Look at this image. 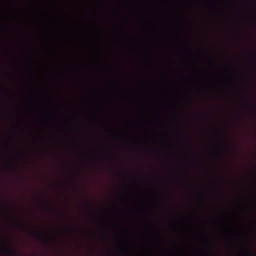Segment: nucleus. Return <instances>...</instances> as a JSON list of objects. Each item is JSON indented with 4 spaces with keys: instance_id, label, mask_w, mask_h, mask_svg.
Segmentation results:
<instances>
[{
    "instance_id": "f257e3e1",
    "label": "nucleus",
    "mask_w": 256,
    "mask_h": 256,
    "mask_svg": "<svg viewBox=\"0 0 256 256\" xmlns=\"http://www.w3.org/2000/svg\"><path fill=\"white\" fill-rule=\"evenodd\" d=\"M7 219L12 222V227L16 228H19L22 230H24L26 226L28 224L22 220L21 219L16 218L15 220H12L11 216H10L7 214Z\"/></svg>"
},
{
    "instance_id": "f03ea898",
    "label": "nucleus",
    "mask_w": 256,
    "mask_h": 256,
    "mask_svg": "<svg viewBox=\"0 0 256 256\" xmlns=\"http://www.w3.org/2000/svg\"><path fill=\"white\" fill-rule=\"evenodd\" d=\"M11 241H0V242H10ZM40 242H59L60 241H40ZM92 242V241H90ZM98 242H111L112 241H98ZM113 242H144V241H112Z\"/></svg>"
},
{
    "instance_id": "7ed1b4c3",
    "label": "nucleus",
    "mask_w": 256,
    "mask_h": 256,
    "mask_svg": "<svg viewBox=\"0 0 256 256\" xmlns=\"http://www.w3.org/2000/svg\"><path fill=\"white\" fill-rule=\"evenodd\" d=\"M100 227H102V228H104L106 227H112V228H116V223H114V222H110V223L107 224V223H105L104 222H102L100 224Z\"/></svg>"
},
{
    "instance_id": "20e7f679",
    "label": "nucleus",
    "mask_w": 256,
    "mask_h": 256,
    "mask_svg": "<svg viewBox=\"0 0 256 256\" xmlns=\"http://www.w3.org/2000/svg\"><path fill=\"white\" fill-rule=\"evenodd\" d=\"M168 226L170 228L174 229L179 226V224H174V223H170L168 224Z\"/></svg>"
},
{
    "instance_id": "39448f33",
    "label": "nucleus",
    "mask_w": 256,
    "mask_h": 256,
    "mask_svg": "<svg viewBox=\"0 0 256 256\" xmlns=\"http://www.w3.org/2000/svg\"><path fill=\"white\" fill-rule=\"evenodd\" d=\"M145 226L146 228H151L154 226V224L151 221H149L148 223L145 224Z\"/></svg>"
},
{
    "instance_id": "423d86ee",
    "label": "nucleus",
    "mask_w": 256,
    "mask_h": 256,
    "mask_svg": "<svg viewBox=\"0 0 256 256\" xmlns=\"http://www.w3.org/2000/svg\"><path fill=\"white\" fill-rule=\"evenodd\" d=\"M89 214L90 215V220H92V222H95L96 221L95 216L91 212H90Z\"/></svg>"
},
{
    "instance_id": "0eeeda50",
    "label": "nucleus",
    "mask_w": 256,
    "mask_h": 256,
    "mask_svg": "<svg viewBox=\"0 0 256 256\" xmlns=\"http://www.w3.org/2000/svg\"><path fill=\"white\" fill-rule=\"evenodd\" d=\"M54 228L55 230H59V229H60V226H54Z\"/></svg>"
},
{
    "instance_id": "6e6552de",
    "label": "nucleus",
    "mask_w": 256,
    "mask_h": 256,
    "mask_svg": "<svg viewBox=\"0 0 256 256\" xmlns=\"http://www.w3.org/2000/svg\"><path fill=\"white\" fill-rule=\"evenodd\" d=\"M253 225H254V226H256V220L254 222Z\"/></svg>"
},
{
    "instance_id": "1a4fd4ad",
    "label": "nucleus",
    "mask_w": 256,
    "mask_h": 256,
    "mask_svg": "<svg viewBox=\"0 0 256 256\" xmlns=\"http://www.w3.org/2000/svg\"><path fill=\"white\" fill-rule=\"evenodd\" d=\"M5 252L6 253H8L9 252L8 250H6Z\"/></svg>"
},
{
    "instance_id": "9d476101",
    "label": "nucleus",
    "mask_w": 256,
    "mask_h": 256,
    "mask_svg": "<svg viewBox=\"0 0 256 256\" xmlns=\"http://www.w3.org/2000/svg\"><path fill=\"white\" fill-rule=\"evenodd\" d=\"M242 101H243V104H245V103L244 102V100L242 99Z\"/></svg>"
}]
</instances>
